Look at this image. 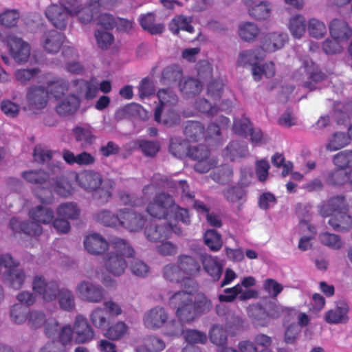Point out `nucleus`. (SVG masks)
<instances>
[{"mask_svg": "<svg viewBox=\"0 0 352 352\" xmlns=\"http://www.w3.org/2000/svg\"><path fill=\"white\" fill-rule=\"evenodd\" d=\"M146 211L153 217L168 220V223L166 226H151L146 228L145 234L151 241H157L162 238L169 237L172 232L180 234L182 230L176 222L181 221L185 224L190 223L188 210L176 205L173 197L166 193L156 195L148 204Z\"/></svg>", "mask_w": 352, "mask_h": 352, "instance_id": "1", "label": "nucleus"}, {"mask_svg": "<svg viewBox=\"0 0 352 352\" xmlns=\"http://www.w3.org/2000/svg\"><path fill=\"white\" fill-rule=\"evenodd\" d=\"M169 304L176 309V315L182 322L192 321L197 314L206 313L212 307L210 300L202 294L195 297L192 290L176 292L170 298Z\"/></svg>", "mask_w": 352, "mask_h": 352, "instance_id": "2", "label": "nucleus"}, {"mask_svg": "<svg viewBox=\"0 0 352 352\" xmlns=\"http://www.w3.org/2000/svg\"><path fill=\"white\" fill-rule=\"evenodd\" d=\"M134 255L135 250L126 241L114 239L111 241L110 250L103 257L104 267L114 276H120L127 267L126 258Z\"/></svg>", "mask_w": 352, "mask_h": 352, "instance_id": "3", "label": "nucleus"}, {"mask_svg": "<svg viewBox=\"0 0 352 352\" xmlns=\"http://www.w3.org/2000/svg\"><path fill=\"white\" fill-rule=\"evenodd\" d=\"M346 210V205L342 196L333 197L319 206L322 216H331L328 223L337 231H347L352 227V218Z\"/></svg>", "mask_w": 352, "mask_h": 352, "instance_id": "4", "label": "nucleus"}, {"mask_svg": "<svg viewBox=\"0 0 352 352\" xmlns=\"http://www.w3.org/2000/svg\"><path fill=\"white\" fill-rule=\"evenodd\" d=\"M29 216L33 221L20 222L16 219H12L10 221L12 229L16 232L22 231L29 235H39L43 232L40 223L49 224L53 221L54 214L52 208L38 205L29 211Z\"/></svg>", "mask_w": 352, "mask_h": 352, "instance_id": "5", "label": "nucleus"}, {"mask_svg": "<svg viewBox=\"0 0 352 352\" xmlns=\"http://www.w3.org/2000/svg\"><path fill=\"white\" fill-rule=\"evenodd\" d=\"M157 97L155 120L168 126L178 123L179 116L174 109L178 101L177 96L170 89H161L157 91Z\"/></svg>", "mask_w": 352, "mask_h": 352, "instance_id": "6", "label": "nucleus"}, {"mask_svg": "<svg viewBox=\"0 0 352 352\" xmlns=\"http://www.w3.org/2000/svg\"><path fill=\"white\" fill-rule=\"evenodd\" d=\"M116 0H89L87 6L82 7L80 0H67L71 16H77L78 21L82 24L92 21L94 15L98 12L99 8H109Z\"/></svg>", "mask_w": 352, "mask_h": 352, "instance_id": "7", "label": "nucleus"}, {"mask_svg": "<svg viewBox=\"0 0 352 352\" xmlns=\"http://www.w3.org/2000/svg\"><path fill=\"white\" fill-rule=\"evenodd\" d=\"M220 124H212L208 126L206 136L204 135V127L198 122L190 121L185 128V135L189 141L196 142L204 137L206 141L214 139L215 141L220 140V131L228 125L229 120L226 117L220 118Z\"/></svg>", "mask_w": 352, "mask_h": 352, "instance_id": "8", "label": "nucleus"}, {"mask_svg": "<svg viewBox=\"0 0 352 352\" xmlns=\"http://www.w3.org/2000/svg\"><path fill=\"white\" fill-rule=\"evenodd\" d=\"M294 80L310 90L316 88V84L324 78L318 66L309 58L303 60L302 66L294 73Z\"/></svg>", "mask_w": 352, "mask_h": 352, "instance_id": "9", "label": "nucleus"}, {"mask_svg": "<svg viewBox=\"0 0 352 352\" xmlns=\"http://www.w3.org/2000/svg\"><path fill=\"white\" fill-rule=\"evenodd\" d=\"M0 276L15 289H20L25 279L23 270L18 267L9 254L0 256ZM0 288L2 289L1 286Z\"/></svg>", "mask_w": 352, "mask_h": 352, "instance_id": "10", "label": "nucleus"}, {"mask_svg": "<svg viewBox=\"0 0 352 352\" xmlns=\"http://www.w3.org/2000/svg\"><path fill=\"white\" fill-rule=\"evenodd\" d=\"M169 328L170 329L167 330L166 333L167 335L177 337L184 333L185 340L189 343L182 349V352H201L193 344H205L207 341L206 333L192 329L184 331L183 326L180 322H173L170 324Z\"/></svg>", "mask_w": 352, "mask_h": 352, "instance_id": "11", "label": "nucleus"}, {"mask_svg": "<svg viewBox=\"0 0 352 352\" xmlns=\"http://www.w3.org/2000/svg\"><path fill=\"white\" fill-rule=\"evenodd\" d=\"M54 77L50 75L45 76L46 89L41 85H33L28 89L26 101L30 110L34 111L46 107L49 100V94L52 95L51 90L47 85V80L53 79Z\"/></svg>", "mask_w": 352, "mask_h": 352, "instance_id": "12", "label": "nucleus"}, {"mask_svg": "<svg viewBox=\"0 0 352 352\" xmlns=\"http://www.w3.org/2000/svg\"><path fill=\"white\" fill-rule=\"evenodd\" d=\"M85 82L83 80H75L69 84L63 78L54 77L53 79L47 80V85L54 98H58L61 94H69L79 98V96H83L85 88L81 87L80 85Z\"/></svg>", "mask_w": 352, "mask_h": 352, "instance_id": "13", "label": "nucleus"}, {"mask_svg": "<svg viewBox=\"0 0 352 352\" xmlns=\"http://www.w3.org/2000/svg\"><path fill=\"white\" fill-rule=\"evenodd\" d=\"M78 297L84 302L99 303L105 296L104 288L89 280H81L76 286Z\"/></svg>", "mask_w": 352, "mask_h": 352, "instance_id": "14", "label": "nucleus"}, {"mask_svg": "<svg viewBox=\"0 0 352 352\" xmlns=\"http://www.w3.org/2000/svg\"><path fill=\"white\" fill-rule=\"evenodd\" d=\"M188 155L197 162L194 168L199 173H206L217 164V160L210 155L209 151L204 144L190 146Z\"/></svg>", "mask_w": 352, "mask_h": 352, "instance_id": "15", "label": "nucleus"}, {"mask_svg": "<svg viewBox=\"0 0 352 352\" xmlns=\"http://www.w3.org/2000/svg\"><path fill=\"white\" fill-rule=\"evenodd\" d=\"M32 289L45 302L54 300L58 294V291L60 289L58 282L54 280L47 282L41 276L34 277L32 282Z\"/></svg>", "mask_w": 352, "mask_h": 352, "instance_id": "16", "label": "nucleus"}, {"mask_svg": "<svg viewBox=\"0 0 352 352\" xmlns=\"http://www.w3.org/2000/svg\"><path fill=\"white\" fill-rule=\"evenodd\" d=\"M67 7V0H63V5H52L45 12L48 20L58 29L64 30L67 27L70 16Z\"/></svg>", "mask_w": 352, "mask_h": 352, "instance_id": "17", "label": "nucleus"}, {"mask_svg": "<svg viewBox=\"0 0 352 352\" xmlns=\"http://www.w3.org/2000/svg\"><path fill=\"white\" fill-rule=\"evenodd\" d=\"M288 41L287 34L274 31L265 34L260 41V49L265 55L266 53H273L282 49Z\"/></svg>", "mask_w": 352, "mask_h": 352, "instance_id": "18", "label": "nucleus"}, {"mask_svg": "<svg viewBox=\"0 0 352 352\" xmlns=\"http://www.w3.org/2000/svg\"><path fill=\"white\" fill-rule=\"evenodd\" d=\"M6 41L11 55L16 62L25 63L28 60L30 55V47L28 43L13 34H9Z\"/></svg>", "mask_w": 352, "mask_h": 352, "instance_id": "19", "label": "nucleus"}, {"mask_svg": "<svg viewBox=\"0 0 352 352\" xmlns=\"http://www.w3.org/2000/svg\"><path fill=\"white\" fill-rule=\"evenodd\" d=\"M248 15L256 21L267 19L271 14L272 4L266 0H243Z\"/></svg>", "mask_w": 352, "mask_h": 352, "instance_id": "20", "label": "nucleus"}, {"mask_svg": "<svg viewBox=\"0 0 352 352\" xmlns=\"http://www.w3.org/2000/svg\"><path fill=\"white\" fill-rule=\"evenodd\" d=\"M28 324L32 329H38L44 325L45 333L48 337L53 336L57 329V321L55 318L46 319L45 315L38 311H31L28 316Z\"/></svg>", "mask_w": 352, "mask_h": 352, "instance_id": "21", "label": "nucleus"}, {"mask_svg": "<svg viewBox=\"0 0 352 352\" xmlns=\"http://www.w3.org/2000/svg\"><path fill=\"white\" fill-rule=\"evenodd\" d=\"M83 245L85 250L92 255H100L110 250L111 242L108 243L101 234L90 233L84 238Z\"/></svg>", "mask_w": 352, "mask_h": 352, "instance_id": "22", "label": "nucleus"}, {"mask_svg": "<svg viewBox=\"0 0 352 352\" xmlns=\"http://www.w3.org/2000/svg\"><path fill=\"white\" fill-rule=\"evenodd\" d=\"M72 329L75 342L78 344L89 342L94 338V331L88 324L86 318L82 315L76 316Z\"/></svg>", "mask_w": 352, "mask_h": 352, "instance_id": "23", "label": "nucleus"}, {"mask_svg": "<svg viewBox=\"0 0 352 352\" xmlns=\"http://www.w3.org/2000/svg\"><path fill=\"white\" fill-rule=\"evenodd\" d=\"M120 226L130 232L140 230L145 224L144 217L133 210H120Z\"/></svg>", "mask_w": 352, "mask_h": 352, "instance_id": "24", "label": "nucleus"}, {"mask_svg": "<svg viewBox=\"0 0 352 352\" xmlns=\"http://www.w3.org/2000/svg\"><path fill=\"white\" fill-rule=\"evenodd\" d=\"M258 296L257 291L254 289H245L241 288V285L236 284L235 286L224 289L223 294L219 295L220 302H231L237 297L241 300H246L251 298H256Z\"/></svg>", "mask_w": 352, "mask_h": 352, "instance_id": "25", "label": "nucleus"}, {"mask_svg": "<svg viewBox=\"0 0 352 352\" xmlns=\"http://www.w3.org/2000/svg\"><path fill=\"white\" fill-rule=\"evenodd\" d=\"M168 318L166 309L160 306L155 307L144 316V326L151 329H157L161 328L167 321Z\"/></svg>", "mask_w": 352, "mask_h": 352, "instance_id": "26", "label": "nucleus"}, {"mask_svg": "<svg viewBox=\"0 0 352 352\" xmlns=\"http://www.w3.org/2000/svg\"><path fill=\"white\" fill-rule=\"evenodd\" d=\"M329 33L332 38L344 44L352 36V30L342 20L334 19L329 24Z\"/></svg>", "mask_w": 352, "mask_h": 352, "instance_id": "27", "label": "nucleus"}, {"mask_svg": "<svg viewBox=\"0 0 352 352\" xmlns=\"http://www.w3.org/2000/svg\"><path fill=\"white\" fill-rule=\"evenodd\" d=\"M78 184L87 191L96 190L103 182L100 173L91 170H85L76 175Z\"/></svg>", "mask_w": 352, "mask_h": 352, "instance_id": "28", "label": "nucleus"}, {"mask_svg": "<svg viewBox=\"0 0 352 352\" xmlns=\"http://www.w3.org/2000/svg\"><path fill=\"white\" fill-rule=\"evenodd\" d=\"M56 105V112L61 116L71 115L76 112L80 105L79 98L69 94H61L58 98Z\"/></svg>", "mask_w": 352, "mask_h": 352, "instance_id": "29", "label": "nucleus"}, {"mask_svg": "<svg viewBox=\"0 0 352 352\" xmlns=\"http://www.w3.org/2000/svg\"><path fill=\"white\" fill-rule=\"evenodd\" d=\"M347 304L343 301L338 302L333 308L325 313V321L329 324L346 323L349 320Z\"/></svg>", "mask_w": 352, "mask_h": 352, "instance_id": "30", "label": "nucleus"}, {"mask_svg": "<svg viewBox=\"0 0 352 352\" xmlns=\"http://www.w3.org/2000/svg\"><path fill=\"white\" fill-rule=\"evenodd\" d=\"M352 140V125L349 128L348 135L343 132L333 133L327 140L325 148L332 152L346 146Z\"/></svg>", "mask_w": 352, "mask_h": 352, "instance_id": "31", "label": "nucleus"}, {"mask_svg": "<svg viewBox=\"0 0 352 352\" xmlns=\"http://www.w3.org/2000/svg\"><path fill=\"white\" fill-rule=\"evenodd\" d=\"M65 40L63 34L56 30H50L43 36L42 45L43 48L50 53H56L60 49Z\"/></svg>", "mask_w": 352, "mask_h": 352, "instance_id": "32", "label": "nucleus"}, {"mask_svg": "<svg viewBox=\"0 0 352 352\" xmlns=\"http://www.w3.org/2000/svg\"><path fill=\"white\" fill-rule=\"evenodd\" d=\"M265 58V54L260 48H255L241 52L238 56L237 65L241 67L258 66V61Z\"/></svg>", "mask_w": 352, "mask_h": 352, "instance_id": "33", "label": "nucleus"}, {"mask_svg": "<svg viewBox=\"0 0 352 352\" xmlns=\"http://www.w3.org/2000/svg\"><path fill=\"white\" fill-rule=\"evenodd\" d=\"M261 29L258 25L252 21H243L239 25L238 35L245 42L253 43L258 37Z\"/></svg>", "mask_w": 352, "mask_h": 352, "instance_id": "34", "label": "nucleus"}, {"mask_svg": "<svg viewBox=\"0 0 352 352\" xmlns=\"http://www.w3.org/2000/svg\"><path fill=\"white\" fill-rule=\"evenodd\" d=\"M248 155L247 145L238 141L231 142L223 151V156L230 161H239Z\"/></svg>", "mask_w": 352, "mask_h": 352, "instance_id": "35", "label": "nucleus"}, {"mask_svg": "<svg viewBox=\"0 0 352 352\" xmlns=\"http://www.w3.org/2000/svg\"><path fill=\"white\" fill-rule=\"evenodd\" d=\"M177 263L187 279L197 274L200 270L199 263L188 255H179L177 258Z\"/></svg>", "mask_w": 352, "mask_h": 352, "instance_id": "36", "label": "nucleus"}, {"mask_svg": "<svg viewBox=\"0 0 352 352\" xmlns=\"http://www.w3.org/2000/svg\"><path fill=\"white\" fill-rule=\"evenodd\" d=\"M307 26L305 16L299 14L291 16L287 24L291 35L296 39H300L304 36Z\"/></svg>", "mask_w": 352, "mask_h": 352, "instance_id": "37", "label": "nucleus"}, {"mask_svg": "<svg viewBox=\"0 0 352 352\" xmlns=\"http://www.w3.org/2000/svg\"><path fill=\"white\" fill-rule=\"evenodd\" d=\"M300 230L302 236L298 243V248L301 251H306L311 247V239L316 234V228L307 221L300 223Z\"/></svg>", "mask_w": 352, "mask_h": 352, "instance_id": "38", "label": "nucleus"}, {"mask_svg": "<svg viewBox=\"0 0 352 352\" xmlns=\"http://www.w3.org/2000/svg\"><path fill=\"white\" fill-rule=\"evenodd\" d=\"M192 22V19L191 16H186L180 14L175 16L171 20L168 28L170 31L174 34H178L180 30L192 33L194 32V28L191 25Z\"/></svg>", "mask_w": 352, "mask_h": 352, "instance_id": "39", "label": "nucleus"}, {"mask_svg": "<svg viewBox=\"0 0 352 352\" xmlns=\"http://www.w3.org/2000/svg\"><path fill=\"white\" fill-rule=\"evenodd\" d=\"M63 157L70 165L76 164L80 166H87L94 164L95 162L94 157L87 152L75 155L70 151L65 150L63 153Z\"/></svg>", "mask_w": 352, "mask_h": 352, "instance_id": "40", "label": "nucleus"}, {"mask_svg": "<svg viewBox=\"0 0 352 352\" xmlns=\"http://www.w3.org/2000/svg\"><path fill=\"white\" fill-rule=\"evenodd\" d=\"M104 309L96 307L89 314V320L94 327L98 329H106L109 326V319Z\"/></svg>", "mask_w": 352, "mask_h": 352, "instance_id": "41", "label": "nucleus"}, {"mask_svg": "<svg viewBox=\"0 0 352 352\" xmlns=\"http://www.w3.org/2000/svg\"><path fill=\"white\" fill-rule=\"evenodd\" d=\"M56 212L58 217L67 220H76L79 217L80 210L75 203L66 202L60 204L57 207Z\"/></svg>", "mask_w": 352, "mask_h": 352, "instance_id": "42", "label": "nucleus"}, {"mask_svg": "<svg viewBox=\"0 0 352 352\" xmlns=\"http://www.w3.org/2000/svg\"><path fill=\"white\" fill-rule=\"evenodd\" d=\"M60 307L67 311H72L76 307L75 297L72 292L67 288H62L57 296Z\"/></svg>", "mask_w": 352, "mask_h": 352, "instance_id": "43", "label": "nucleus"}, {"mask_svg": "<svg viewBox=\"0 0 352 352\" xmlns=\"http://www.w3.org/2000/svg\"><path fill=\"white\" fill-rule=\"evenodd\" d=\"M139 21L142 28L152 34L162 33L164 30L162 24L155 23V16L153 13L142 15Z\"/></svg>", "mask_w": 352, "mask_h": 352, "instance_id": "44", "label": "nucleus"}, {"mask_svg": "<svg viewBox=\"0 0 352 352\" xmlns=\"http://www.w3.org/2000/svg\"><path fill=\"white\" fill-rule=\"evenodd\" d=\"M204 270L214 280L219 279L221 275L222 265L217 261L216 258L211 256H205L202 260Z\"/></svg>", "mask_w": 352, "mask_h": 352, "instance_id": "45", "label": "nucleus"}, {"mask_svg": "<svg viewBox=\"0 0 352 352\" xmlns=\"http://www.w3.org/2000/svg\"><path fill=\"white\" fill-rule=\"evenodd\" d=\"M179 86L182 93L186 97L199 94L202 87L199 80L191 78H183L179 82Z\"/></svg>", "mask_w": 352, "mask_h": 352, "instance_id": "46", "label": "nucleus"}, {"mask_svg": "<svg viewBox=\"0 0 352 352\" xmlns=\"http://www.w3.org/2000/svg\"><path fill=\"white\" fill-rule=\"evenodd\" d=\"M248 314L253 318L257 324L266 326L269 323L270 316L267 309L263 308L259 304H254L248 307Z\"/></svg>", "mask_w": 352, "mask_h": 352, "instance_id": "47", "label": "nucleus"}, {"mask_svg": "<svg viewBox=\"0 0 352 352\" xmlns=\"http://www.w3.org/2000/svg\"><path fill=\"white\" fill-rule=\"evenodd\" d=\"M307 30L310 36L321 39L327 34V28L323 21L312 18L307 23Z\"/></svg>", "mask_w": 352, "mask_h": 352, "instance_id": "48", "label": "nucleus"}, {"mask_svg": "<svg viewBox=\"0 0 352 352\" xmlns=\"http://www.w3.org/2000/svg\"><path fill=\"white\" fill-rule=\"evenodd\" d=\"M164 278L173 283H179L184 279H187L179 264H168L163 268Z\"/></svg>", "mask_w": 352, "mask_h": 352, "instance_id": "49", "label": "nucleus"}, {"mask_svg": "<svg viewBox=\"0 0 352 352\" xmlns=\"http://www.w3.org/2000/svg\"><path fill=\"white\" fill-rule=\"evenodd\" d=\"M29 312L27 307L16 303L11 307L10 310V320L14 324H22L28 320Z\"/></svg>", "mask_w": 352, "mask_h": 352, "instance_id": "50", "label": "nucleus"}, {"mask_svg": "<svg viewBox=\"0 0 352 352\" xmlns=\"http://www.w3.org/2000/svg\"><path fill=\"white\" fill-rule=\"evenodd\" d=\"M190 146L186 140L180 138H173L169 147L170 152L178 158H182L188 155Z\"/></svg>", "mask_w": 352, "mask_h": 352, "instance_id": "51", "label": "nucleus"}, {"mask_svg": "<svg viewBox=\"0 0 352 352\" xmlns=\"http://www.w3.org/2000/svg\"><path fill=\"white\" fill-rule=\"evenodd\" d=\"M97 221L107 226L120 228V210L116 215L110 211L102 210L96 214Z\"/></svg>", "mask_w": 352, "mask_h": 352, "instance_id": "52", "label": "nucleus"}, {"mask_svg": "<svg viewBox=\"0 0 352 352\" xmlns=\"http://www.w3.org/2000/svg\"><path fill=\"white\" fill-rule=\"evenodd\" d=\"M275 72V65L272 62H267L262 66H254L252 69V74L256 81L261 80L263 75L266 78H272L274 76Z\"/></svg>", "mask_w": 352, "mask_h": 352, "instance_id": "53", "label": "nucleus"}, {"mask_svg": "<svg viewBox=\"0 0 352 352\" xmlns=\"http://www.w3.org/2000/svg\"><path fill=\"white\" fill-rule=\"evenodd\" d=\"M209 336L211 342L217 346L223 348L227 342L226 330L220 325H214L209 333Z\"/></svg>", "mask_w": 352, "mask_h": 352, "instance_id": "54", "label": "nucleus"}, {"mask_svg": "<svg viewBox=\"0 0 352 352\" xmlns=\"http://www.w3.org/2000/svg\"><path fill=\"white\" fill-rule=\"evenodd\" d=\"M128 331V326L124 322L118 321L107 329L105 336L111 340H117L126 336Z\"/></svg>", "mask_w": 352, "mask_h": 352, "instance_id": "55", "label": "nucleus"}, {"mask_svg": "<svg viewBox=\"0 0 352 352\" xmlns=\"http://www.w3.org/2000/svg\"><path fill=\"white\" fill-rule=\"evenodd\" d=\"M319 239L322 245L332 250H340L343 245V242L340 237L336 234L327 232L320 233L319 234Z\"/></svg>", "mask_w": 352, "mask_h": 352, "instance_id": "56", "label": "nucleus"}, {"mask_svg": "<svg viewBox=\"0 0 352 352\" xmlns=\"http://www.w3.org/2000/svg\"><path fill=\"white\" fill-rule=\"evenodd\" d=\"M74 134L76 141L80 142L82 146L91 144L95 138L91 129L87 126L76 127Z\"/></svg>", "mask_w": 352, "mask_h": 352, "instance_id": "57", "label": "nucleus"}, {"mask_svg": "<svg viewBox=\"0 0 352 352\" xmlns=\"http://www.w3.org/2000/svg\"><path fill=\"white\" fill-rule=\"evenodd\" d=\"M245 195L244 190L239 187L229 188L224 192V196L228 201L238 204L239 210L241 209L242 204L245 201Z\"/></svg>", "mask_w": 352, "mask_h": 352, "instance_id": "58", "label": "nucleus"}, {"mask_svg": "<svg viewBox=\"0 0 352 352\" xmlns=\"http://www.w3.org/2000/svg\"><path fill=\"white\" fill-rule=\"evenodd\" d=\"M74 331L70 325L66 324L61 328H58V323L57 322V329L54 331L52 338H57L58 341L63 346L69 344L72 342Z\"/></svg>", "mask_w": 352, "mask_h": 352, "instance_id": "59", "label": "nucleus"}, {"mask_svg": "<svg viewBox=\"0 0 352 352\" xmlns=\"http://www.w3.org/2000/svg\"><path fill=\"white\" fill-rule=\"evenodd\" d=\"M204 242L212 251H218L222 246L221 235L214 230H208L206 232Z\"/></svg>", "mask_w": 352, "mask_h": 352, "instance_id": "60", "label": "nucleus"}, {"mask_svg": "<svg viewBox=\"0 0 352 352\" xmlns=\"http://www.w3.org/2000/svg\"><path fill=\"white\" fill-rule=\"evenodd\" d=\"M232 169L228 165L219 168L212 175V179L219 184H226L230 181L232 176Z\"/></svg>", "mask_w": 352, "mask_h": 352, "instance_id": "61", "label": "nucleus"}, {"mask_svg": "<svg viewBox=\"0 0 352 352\" xmlns=\"http://www.w3.org/2000/svg\"><path fill=\"white\" fill-rule=\"evenodd\" d=\"M349 171L344 172L339 168L330 172L327 177V182L331 185L347 184Z\"/></svg>", "mask_w": 352, "mask_h": 352, "instance_id": "62", "label": "nucleus"}, {"mask_svg": "<svg viewBox=\"0 0 352 352\" xmlns=\"http://www.w3.org/2000/svg\"><path fill=\"white\" fill-rule=\"evenodd\" d=\"M51 188L48 190L49 194L51 195L52 190H53L54 192L58 193V195L67 197L71 194L72 192V186L65 179H60L56 182H53L51 183Z\"/></svg>", "mask_w": 352, "mask_h": 352, "instance_id": "63", "label": "nucleus"}, {"mask_svg": "<svg viewBox=\"0 0 352 352\" xmlns=\"http://www.w3.org/2000/svg\"><path fill=\"white\" fill-rule=\"evenodd\" d=\"M23 177L28 182L32 184H43L47 182L48 175L42 170H28L23 172Z\"/></svg>", "mask_w": 352, "mask_h": 352, "instance_id": "64", "label": "nucleus"}]
</instances>
